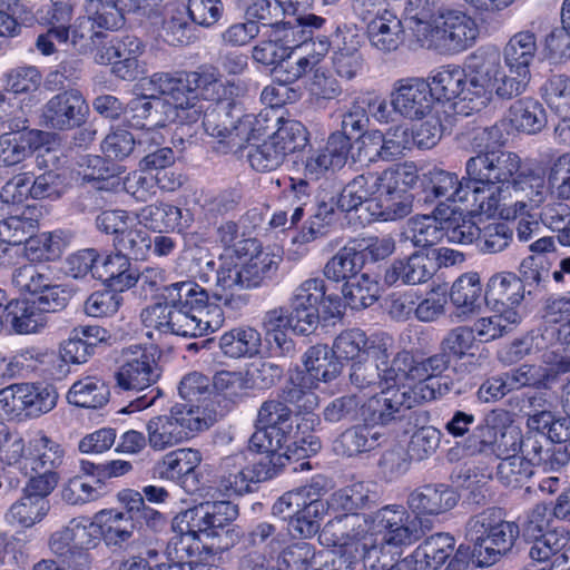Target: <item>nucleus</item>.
<instances>
[{
    "instance_id": "60",
    "label": "nucleus",
    "mask_w": 570,
    "mask_h": 570,
    "mask_svg": "<svg viewBox=\"0 0 570 570\" xmlns=\"http://www.w3.org/2000/svg\"><path fill=\"white\" fill-rule=\"evenodd\" d=\"M24 244V255L31 262L53 261L60 256L63 239L59 233L31 234Z\"/></svg>"
},
{
    "instance_id": "30",
    "label": "nucleus",
    "mask_w": 570,
    "mask_h": 570,
    "mask_svg": "<svg viewBox=\"0 0 570 570\" xmlns=\"http://www.w3.org/2000/svg\"><path fill=\"white\" fill-rule=\"evenodd\" d=\"M383 434L366 423L344 430L333 441V451L343 458H354L371 452L381 445Z\"/></svg>"
},
{
    "instance_id": "27",
    "label": "nucleus",
    "mask_w": 570,
    "mask_h": 570,
    "mask_svg": "<svg viewBox=\"0 0 570 570\" xmlns=\"http://www.w3.org/2000/svg\"><path fill=\"white\" fill-rule=\"evenodd\" d=\"M512 423L511 413L503 409L488 412L473 429L465 441L466 450L472 454H491L500 429Z\"/></svg>"
},
{
    "instance_id": "47",
    "label": "nucleus",
    "mask_w": 570,
    "mask_h": 570,
    "mask_svg": "<svg viewBox=\"0 0 570 570\" xmlns=\"http://www.w3.org/2000/svg\"><path fill=\"white\" fill-rule=\"evenodd\" d=\"M325 20L315 14H306L302 17H289L287 20L279 21L275 24V33L285 46L299 47L307 46L313 29H320Z\"/></svg>"
},
{
    "instance_id": "64",
    "label": "nucleus",
    "mask_w": 570,
    "mask_h": 570,
    "mask_svg": "<svg viewBox=\"0 0 570 570\" xmlns=\"http://www.w3.org/2000/svg\"><path fill=\"white\" fill-rule=\"evenodd\" d=\"M368 174H362L351 180L341 191L336 205L344 212L356 210L360 206L373 200V184Z\"/></svg>"
},
{
    "instance_id": "36",
    "label": "nucleus",
    "mask_w": 570,
    "mask_h": 570,
    "mask_svg": "<svg viewBox=\"0 0 570 570\" xmlns=\"http://www.w3.org/2000/svg\"><path fill=\"white\" fill-rule=\"evenodd\" d=\"M305 376L318 386L320 382L328 383L342 372V365L326 345L311 346L303 355Z\"/></svg>"
},
{
    "instance_id": "52",
    "label": "nucleus",
    "mask_w": 570,
    "mask_h": 570,
    "mask_svg": "<svg viewBox=\"0 0 570 570\" xmlns=\"http://www.w3.org/2000/svg\"><path fill=\"white\" fill-rule=\"evenodd\" d=\"M363 267V256L354 247H342L324 266V275L334 282H347L358 275Z\"/></svg>"
},
{
    "instance_id": "44",
    "label": "nucleus",
    "mask_w": 570,
    "mask_h": 570,
    "mask_svg": "<svg viewBox=\"0 0 570 570\" xmlns=\"http://www.w3.org/2000/svg\"><path fill=\"white\" fill-rule=\"evenodd\" d=\"M6 321L16 333L31 334L43 328L48 318L33 301H16L7 305Z\"/></svg>"
},
{
    "instance_id": "49",
    "label": "nucleus",
    "mask_w": 570,
    "mask_h": 570,
    "mask_svg": "<svg viewBox=\"0 0 570 570\" xmlns=\"http://www.w3.org/2000/svg\"><path fill=\"white\" fill-rule=\"evenodd\" d=\"M109 397L107 385L98 377L86 376L75 382L67 393L70 404L79 407H102Z\"/></svg>"
},
{
    "instance_id": "10",
    "label": "nucleus",
    "mask_w": 570,
    "mask_h": 570,
    "mask_svg": "<svg viewBox=\"0 0 570 570\" xmlns=\"http://www.w3.org/2000/svg\"><path fill=\"white\" fill-rule=\"evenodd\" d=\"M436 399V392L426 384L406 386H389L368 397L360 407L364 423L374 426L389 425L404 417L405 412L423 401Z\"/></svg>"
},
{
    "instance_id": "13",
    "label": "nucleus",
    "mask_w": 570,
    "mask_h": 570,
    "mask_svg": "<svg viewBox=\"0 0 570 570\" xmlns=\"http://www.w3.org/2000/svg\"><path fill=\"white\" fill-rule=\"evenodd\" d=\"M372 513H347L332 518L324 527L322 538L332 546L345 548L354 547L355 552L366 557L370 568H377L373 561L372 546L368 543L373 535Z\"/></svg>"
},
{
    "instance_id": "24",
    "label": "nucleus",
    "mask_w": 570,
    "mask_h": 570,
    "mask_svg": "<svg viewBox=\"0 0 570 570\" xmlns=\"http://www.w3.org/2000/svg\"><path fill=\"white\" fill-rule=\"evenodd\" d=\"M458 503L456 493L445 484H426L412 491L409 508L419 515H439L452 510Z\"/></svg>"
},
{
    "instance_id": "56",
    "label": "nucleus",
    "mask_w": 570,
    "mask_h": 570,
    "mask_svg": "<svg viewBox=\"0 0 570 570\" xmlns=\"http://www.w3.org/2000/svg\"><path fill=\"white\" fill-rule=\"evenodd\" d=\"M548 107L564 121L570 120V77L552 75L541 87Z\"/></svg>"
},
{
    "instance_id": "51",
    "label": "nucleus",
    "mask_w": 570,
    "mask_h": 570,
    "mask_svg": "<svg viewBox=\"0 0 570 570\" xmlns=\"http://www.w3.org/2000/svg\"><path fill=\"white\" fill-rule=\"evenodd\" d=\"M445 224L435 216H414L407 220L404 235L416 247L433 246L444 237Z\"/></svg>"
},
{
    "instance_id": "43",
    "label": "nucleus",
    "mask_w": 570,
    "mask_h": 570,
    "mask_svg": "<svg viewBox=\"0 0 570 570\" xmlns=\"http://www.w3.org/2000/svg\"><path fill=\"white\" fill-rule=\"evenodd\" d=\"M100 538L109 546L127 542L134 534L135 521L122 511L101 510L96 514Z\"/></svg>"
},
{
    "instance_id": "18",
    "label": "nucleus",
    "mask_w": 570,
    "mask_h": 570,
    "mask_svg": "<svg viewBox=\"0 0 570 570\" xmlns=\"http://www.w3.org/2000/svg\"><path fill=\"white\" fill-rule=\"evenodd\" d=\"M431 88L433 100L451 101L456 98L462 100H478L471 90V76L468 67V59L464 68L459 66H444L431 72L426 79Z\"/></svg>"
},
{
    "instance_id": "6",
    "label": "nucleus",
    "mask_w": 570,
    "mask_h": 570,
    "mask_svg": "<svg viewBox=\"0 0 570 570\" xmlns=\"http://www.w3.org/2000/svg\"><path fill=\"white\" fill-rule=\"evenodd\" d=\"M413 36L422 47L454 55L471 48L479 37L474 18L459 9L440 8L428 21H416Z\"/></svg>"
},
{
    "instance_id": "29",
    "label": "nucleus",
    "mask_w": 570,
    "mask_h": 570,
    "mask_svg": "<svg viewBox=\"0 0 570 570\" xmlns=\"http://www.w3.org/2000/svg\"><path fill=\"white\" fill-rule=\"evenodd\" d=\"M455 550V539L450 533L440 532L426 538L411 554L414 570H438Z\"/></svg>"
},
{
    "instance_id": "16",
    "label": "nucleus",
    "mask_w": 570,
    "mask_h": 570,
    "mask_svg": "<svg viewBox=\"0 0 570 570\" xmlns=\"http://www.w3.org/2000/svg\"><path fill=\"white\" fill-rule=\"evenodd\" d=\"M324 299H328L335 308L340 305L337 298L326 296L325 282L320 277L303 281L291 295L288 309L292 313V320L299 323L307 334L317 327L320 304Z\"/></svg>"
},
{
    "instance_id": "22",
    "label": "nucleus",
    "mask_w": 570,
    "mask_h": 570,
    "mask_svg": "<svg viewBox=\"0 0 570 570\" xmlns=\"http://www.w3.org/2000/svg\"><path fill=\"white\" fill-rule=\"evenodd\" d=\"M436 272L434 258L415 252L406 258L395 259L384 272L383 281L387 286L401 283L417 285L426 283Z\"/></svg>"
},
{
    "instance_id": "34",
    "label": "nucleus",
    "mask_w": 570,
    "mask_h": 570,
    "mask_svg": "<svg viewBox=\"0 0 570 570\" xmlns=\"http://www.w3.org/2000/svg\"><path fill=\"white\" fill-rule=\"evenodd\" d=\"M367 36L374 48L391 52L396 50L403 41V26L393 11L385 10L367 23Z\"/></svg>"
},
{
    "instance_id": "57",
    "label": "nucleus",
    "mask_w": 570,
    "mask_h": 570,
    "mask_svg": "<svg viewBox=\"0 0 570 570\" xmlns=\"http://www.w3.org/2000/svg\"><path fill=\"white\" fill-rule=\"evenodd\" d=\"M537 52L534 33L521 31L515 33L505 45L503 58L505 65H512L527 72H530V65Z\"/></svg>"
},
{
    "instance_id": "33",
    "label": "nucleus",
    "mask_w": 570,
    "mask_h": 570,
    "mask_svg": "<svg viewBox=\"0 0 570 570\" xmlns=\"http://www.w3.org/2000/svg\"><path fill=\"white\" fill-rule=\"evenodd\" d=\"M376 501L375 493L370 483L357 481L333 492L328 497L330 515L342 517L347 513H357Z\"/></svg>"
},
{
    "instance_id": "46",
    "label": "nucleus",
    "mask_w": 570,
    "mask_h": 570,
    "mask_svg": "<svg viewBox=\"0 0 570 570\" xmlns=\"http://www.w3.org/2000/svg\"><path fill=\"white\" fill-rule=\"evenodd\" d=\"M49 510V501L31 498L23 492L4 513V521L11 527L31 528L41 522Z\"/></svg>"
},
{
    "instance_id": "4",
    "label": "nucleus",
    "mask_w": 570,
    "mask_h": 570,
    "mask_svg": "<svg viewBox=\"0 0 570 570\" xmlns=\"http://www.w3.org/2000/svg\"><path fill=\"white\" fill-rule=\"evenodd\" d=\"M214 81V71L202 70L190 72H156L140 82L142 91L164 96L165 120L179 124L196 122L203 112L204 91L206 85Z\"/></svg>"
},
{
    "instance_id": "35",
    "label": "nucleus",
    "mask_w": 570,
    "mask_h": 570,
    "mask_svg": "<svg viewBox=\"0 0 570 570\" xmlns=\"http://www.w3.org/2000/svg\"><path fill=\"white\" fill-rule=\"evenodd\" d=\"M450 302L460 315L476 313L482 305V284L476 272H468L459 276L449 293Z\"/></svg>"
},
{
    "instance_id": "48",
    "label": "nucleus",
    "mask_w": 570,
    "mask_h": 570,
    "mask_svg": "<svg viewBox=\"0 0 570 570\" xmlns=\"http://www.w3.org/2000/svg\"><path fill=\"white\" fill-rule=\"evenodd\" d=\"M50 551L62 559L72 570H88L91 558L88 552L76 549L70 524L55 531L49 538Z\"/></svg>"
},
{
    "instance_id": "23",
    "label": "nucleus",
    "mask_w": 570,
    "mask_h": 570,
    "mask_svg": "<svg viewBox=\"0 0 570 570\" xmlns=\"http://www.w3.org/2000/svg\"><path fill=\"white\" fill-rule=\"evenodd\" d=\"M533 356L556 373L570 372V347L559 340V327L548 326L530 333Z\"/></svg>"
},
{
    "instance_id": "53",
    "label": "nucleus",
    "mask_w": 570,
    "mask_h": 570,
    "mask_svg": "<svg viewBox=\"0 0 570 570\" xmlns=\"http://www.w3.org/2000/svg\"><path fill=\"white\" fill-rule=\"evenodd\" d=\"M164 107V101L155 95L145 91L144 95L132 98L124 109L125 119L132 128L144 129L148 126H163L165 119H158L154 116V109Z\"/></svg>"
},
{
    "instance_id": "7",
    "label": "nucleus",
    "mask_w": 570,
    "mask_h": 570,
    "mask_svg": "<svg viewBox=\"0 0 570 570\" xmlns=\"http://www.w3.org/2000/svg\"><path fill=\"white\" fill-rule=\"evenodd\" d=\"M519 534V525L503 520L500 511L491 509L472 517L466 524V538L472 544L473 562L478 567L495 564L512 551Z\"/></svg>"
},
{
    "instance_id": "58",
    "label": "nucleus",
    "mask_w": 570,
    "mask_h": 570,
    "mask_svg": "<svg viewBox=\"0 0 570 570\" xmlns=\"http://www.w3.org/2000/svg\"><path fill=\"white\" fill-rule=\"evenodd\" d=\"M151 236L142 227H127L114 238L116 250L130 259H146L151 253Z\"/></svg>"
},
{
    "instance_id": "1",
    "label": "nucleus",
    "mask_w": 570,
    "mask_h": 570,
    "mask_svg": "<svg viewBox=\"0 0 570 570\" xmlns=\"http://www.w3.org/2000/svg\"><path fill=\"white\" fill-rule=\"evenodd\" d=\"M302 441L306 440L293 430L289 411L279 402L265 401L258 410L249 448L268 455L256 461L248 451H238L222 458L218 466L220 489L228 494L249 492L252 483L274 478L277 466L297 454Z\"/></svg>"
},
{
    "instance_id": "32",
    "label": "nucleus",
    "mask_w": 570,
    "mask_h": 570,
    "mask_svg": "<svg viewBox=\"0 0 570 570\" xmlns=\"http://www.w3.org/2000/svg\"><path fill=\"white\" fill-rule=\"evenodd\" d=\"M94 278L114 291L124 292L137 283V273L131 268L129 259L117 250L114 255L98 254Z\"/></svg>"
},
{
    "instance_id": "12",
    "label": "nucleus",
    "mask_w": 570,
    "mask_h": 570,
    "mask_svg": "<svg viewBox=\"0 0 570 570\" xmlns=\"http://www.w3.org/2000/svg\"><path fill=\"white\" fill-rule=\"evenodd\" d=\"M315 389H317V385L312 382L309 376H305L304 371L295 370L289 373L286 383L281 390L279 399L274 400L289 411L293 430L298 431V434L306 440L299 442L297 456L309 455L321 449L320 439L313 434H306L307 430L312 429L317 419L302 417L299 422L294 424L292 410L288 407V404L294 406L298 412L312 413L320 403Z\"/></svg>"
},
{
    "instance_id": "3",
    "label": "nucleus",
    "mask_w": 570,
    "mask_h": 570,
    "mask_svg": "<svg viewBox=\"0 0 570 570\" xmlns=\"http://www.w3.org/2000/svg\"><path fill=\"white\" fill-rule=\"evenodd\" d=\"M468 177L502 185L515 193L524 191L531 206H539L546 198L548 188L542 173L512 151L492 149L479 151L465 164Z\"/></svg>"
},
{
    "instance_id": "11",
    "label": "nucleus",
    "mask_w": 570,
    "mask_h": 570,
    "mask_svg": "<svg viewBox=\"0 0 570 570\" xmlns=\"http://www.w3.org/2000/svg\"><path fill=\"white\" fill-rule=\"evenodd\" d=\"M373 535L370 538L373 561H379V554L389 548L402 549L412 546L424 534L422 522L399 504L385 505L373 512Z\"/></svg>"
},
{
    "instance_id": "28",
    "label": "nucleus",
    "mask_w": 570,
    "mask_h": 570,
    "mask_svg": "<svg viewBox=\"0 0 570 570\" xmlns=\"http://www.w3.org/2000/svg\"><path fill=\"white\" fill-rule=\"evenodd\" d=\"M139 224L145 227L163 232H181L189 227L191 218L188 212H184L171 204L155 203L147 205L137 213Z\"/></svg>"
},
{
    "instance_id": "38",
    "label": "nucleus",
    "mask_w": 570,
    "mask_h": 570,
    "mask_svg": "<svg viewBox=\"0 0 570 570\" xmlns=\"http://www.w3.org/2000/svg\"><path fill=\"white\" fill-rule=\"evenodd\" d=\"M203 461L199 450L181 448L168 452L157 462L160 478L170 481H180L193 474Z\"/></svg>"
},
{
    "instance_id": "39",
    "label": "nucleus",
    "mask_w": 570,
    "mask_h": 570,
    "mask_svg": "<svg viewBox=\"0 0 570 570\" xmlns=\"http://www.w3.org/2000/svg\"><path fill=\"white\" fill-rule=\"evenodd\" d=\"M28 450V475L33 474V471L56 472L55 470L63 462L65 450L47 435L42 434L31 439Z\"/></svg>"
},
{
    "instance_id": "62",
    "label": "nucleus",
    "mask_w": 570,
    "mask_h": 570,
    "mask_svg": "<svg viewBox=\"0 0 570 570\" xmlns=\"http://www.w3.org/2000/svg\"><path fill=\"white\" fill-rule=\"evenodd\" d=\"M26 417H38L57 404L58 393L51 385L23 383Z\"/></svg>"
},
{
    "instance_id": "2",
    "label": "nucleus",
    "mask_w": 570,
    "mask_h": 570,
    "mask_svg": "<svg viewBox=\"0 0 570 570\" xmlns=\"http://www.w3.org/2000/svg\"><path fill=\"white\" fill-rule=\"evenodd\" d=\"M163 302L155 303L141 312L146 328L159 334L197 337L219 330L224 313L218 305L208 304V292L194 281L166 285Z\"/></svg>"
},
{
    "instance_id": "54",
    "label": "nucleus",
    "mask_w": 570,
    "mask_h": 570,
    "mask_svg": "<svg viewBox=\"0 0 570 570\" xmlns=\"http://www.w3.org/2000/svg\"><path fill=\"white\" fill-rule=\"evenodd\" d=\"M342 294L352 309H363L379 298V284L367 274H358L344 283Z\"/></svg>"
},
{
    "instance_id": "14",
    "label": "nucleus",
    "mask_w": 570,
    "mask_h": 570,
    "mask_svg": "<svg viewBox=\"0 0 570 570\" xmlns=\"http://www.w3.org/2000/svg\"><path fill=\"white\" fill-rule=\"evenodd\" d=\"M89 114V106L78 89H68L52 96L41 109L45 127L67 131L82 126Z\"/></svg>"
},
{
    "instance_id": "41",
    "label": "nucleus",
    "mask_w": 570,
    "mask_h": 570,
    "mask_svg": "<svg viewBox=\"0 0 570 570\" xmlns=\"http://www.w3.org/2000/svg\"><path fill=\"white\" fill-rule=\"evenodd\" d=\"M278 255L256 248L243 259L245 288H255L272 279L279 267Z\"/></svg>"
},
{
    "instance_id": "8",
    "label": "nucleus",
    "mask_w": 570,
    "mask_h": 570,
    "mask_svg": "<svg viewBox=\"0 0 570 570\" xmlns=\"http://www.w3.org/2000/svg\"><path fill=\"white\" fill-rule=\"evenodd\" d=\"M237 515V505L229 501H206L184 511L178 517V528L191 539L210 541L212 550L224 551L235 543L228 527Z\"/></svg>"
},
{
    "instance_id": "37",
    "label": "nucleus",
    "mask_w": 570,
    "mask_h": 570,
    "mask_svg": "<svg viewBox=\"0 0 570 570\" xmlns=\"http://www.w3.org/2000/svg\"><path fill=\"white\" fill-rule=\"evenodd\" d=\"M261 347V333L249 326L232 328L219 338L220 351L230 358L253 357L259 353Z\"/></svg>"
},
{
    "instance_id": "25",
    "label": "nucleus",
    "mask_w": 570,
    "mask_h": 570,
    "mask_svg": "<svg viewBox=\"0 0 570 570\" xmlns=\"http://www.w3.org/2000/svg\"><path fill=\"white\" fill-rule=\"evenodd\" d=\"M412 139L411 129L399 125L391 127L386 132L371 130L362 136L361 141L364 147H373L375 149V154L370 157V160H373L375 157L383 160H393L413 148Z\"/></svg>"
},
{
    "instance_id": "26",
    "label": "nucleus",
    "mask_w": 570,
    "mask_h": 570,
    "mask_svg": "<svg viewBox=\"0 0 570 570\" xmlns=\"http://www.w3.org/2000/svg\"><path fill=\"white\" fill-rule=\"evenodd\" d=\"M507 190L502 185L468 177L462 203L466 204L471 213L491 217L498 213Z\"/></svg>"
},
{
    "instance_id": "40",
    "label": "nucleus",
    "mask_w": 570,
    "mask_h": 570,
    "mask_svg": "<svg viewBox=\"0 0 570 570\" xmlns=\"http://www.w3.org/2000/svg\"><path fill=\"white\" fill-rule=\"evenodd\" d=\"M494 314L488 317H481L474 322V335L488 342L497 340L512 332L521 322L522 315L515 307L500 308L493 307Z\"/></svg>"
},
{
    "instance_id": "5",
    "label": "nucleus",
    "mask_w": 570,
    "mask_h": 570,
    "mask_svg": "<svg viewBox=\"0 0 570 570\" xmlns=\"http://www.w3.org/2000/svg\"><path fill=\"white\" fill-rule=\"evenodd\" d=\"M471 76V90L480 100L488 104L492 96L512 99L522 95L530 82L531 72L512 65H502L501 55L494 47H482L468 56Z\"/></svg>"
},
{
    "instance_id": "63",
    "label": "nucleus",
    "mask_w": 570,
    "mask_h": 570,
    "mask_svg": "<svg viewBox=\"0 0 570 570\" xmlns=\"http://www.w3.org/2000/svg\"><path fill=\"white\" fill-rule=\"evenodd\" d=\"M286 157L271 136L261 144L252 146L247 154L252 168L262 173L276 170L284 164Z\"/></svg>"
},
{
    "instance_id": "55",
    "label": "nucleus",
    "mask_w": 570,
    "mask_h": 570,
    "mask_svg": "<svg viewBox=\"0 0 570 570\" xmlns=\"http://www.w3.org/2000/svg\"><path fill=\"white\" fill-rule=\"evenodd\" d=\"M368 178L373 184L374 195L377 193L376 200H389V198L400 197L405 194L401 187L402 184H413L416 176L407 171L405 166L395 169H386L381 174L370 173Z\"/></svg>"
},
{
    "instance_id": "61",
    "label": "nucleus",
    "mask_w": 570,
    "mask_h": 570,
    "mask_svg": "<svg viewBox=\"0 0 570 570\" xmlns=\"http://www.w3.org/2000/svg\"><path fill=\"white\" fill-rule=\"evenodd\" d=\"M30 208L20 215H11L0 222V240L9 245H20L35 233L38 222L31 216Z\"/></svg>"
},
{
    "instance_id": "45",
    "label": "nucleus",
    "mask_w": 570,
    "mask_h": 570,
    "mask_svg": "<svg viewBox=\"0 0 570 570\" xmlns=\"http://www.w3.org/2000/svg\"><path fill=\"white\" fill-rule=\"evenodd\" d=\"M509 120L518 131L530 135L541 131L547 124L544 108L532 98L514 101L509 108Z\"/></svg>"
},
{
    "instance_id": "20",
    "label": "nucleus",
    "mask_w": 570,
    "mask_h": 570,
    "mask_svg": "<svg viewBox=\"0 0 570 570\" xmlns=\"http://www.w3.org/2000/svg\"><path fill=\"white\" fill-rule=\"evenodd\" d=\"M532 539L529 550L532 560L549 563V570H570V532L564 527H556Z\"/></svg>"
},
{
    "instance_id": "59",
    "label": "nucleus",
    "mask_w": 570,
    "mask_h": 570,
    "mask_svg": "<svg viewBox=\"0 0 570 570\" xmlns=\"http://www.w3.org/2000/svg\"><path fill=\"white\" fill-rule=\"evenodd\" d=\"M559 373L535 364H522L507 373L512 391L522 387L547 389Z\"/></svg>"
},
{
    "instance_id": "15",
    "label": "nucleus",
    "mask_w": 570,
    "mask_h": 570,
    "mask_svg": "<svg viewBox=\"0 0 570 570\" xmlns=\"http://www.w3.org/2000/svg\"><path fill=\"white\" fill-rule=\"evenodd\" d=\"M390 98L396 115L410 120L426 117L434 104L428 80L420 77L396 80L393 83Z\"/></svg>"
},
{
    "instance_id": "21",
    "label": "nucleus",
    "mask_w": 570,
    "mask_h": 570,
    "mask_svg": "<svg viewBox=\"0 0 570 570\" xmlns=\"http://www.w3.org/2000/svg\"><path fill=\"white\" fill-rule=\"evenodd\" d=\"M45 141V132L29 127L10 128L0 135V166L11 167L21 164L39 149Z\"/></svg>"
},
{
    "instance_id": "17",
    "label": "nucleus",
    "mask_w": 570,
    "mask_h": 570,
    "mask_svg": "<svg viewBox=\"0 0 570 570\" xmlns=\"http://www.w3.org/2000/svg\"><path fill=\"white\" fill-rule=\"evenodd\" d=\"M160 377V367L154 354L139 346L125 353V361L116 373L117 386L124 391L142 392Z\"/></svg>"
},
{
    "instance_id": "19",
    "label": "nucleus",
    "mask_w": 570,
    "mask_h": 570,
    "mask_svg": "<svg viewBox=\"0 0 570 570\" xmlns=\"http://www.w3.org/2000/svg\"><path fill=\"white\" fill-rule=\"evenodd\" d=\"M203 106V127L205 132L227 145L229 148L236 147V122L239 117V106L230 101H213L204 98Z\"/></svg>"
},
{
    "instance_id": "50",
    "label": "nucleus",
    "mask_w": 570,
    "mask_h": 570,
    "mask_svg": "<svg viewBox=\"0 0 570 570\" xmlns=\"http://www.w3.org/2000/svg\"><path fill=\"white\" fill-rule=\"evenodd\" d=\"M465 189V181L450 171L434 169L429 174L425 187V200L461 202Z\"/></svg>"
},
{
    "instance_id": "9",
    "label": "nucleus",
    "mask_w": 570,
    "mask_h": 570,
    "mask_svg": "<svg viewBox=\"0 0 570 570\" xmlns=\"http://www.w3.org/2000/svg\"><path fill=\"white\" fill-rule=\"evenodd\" d=\"M216 416L206 413L198 405L175 404L160 415L153 416L146 424L148 445L163 452L188 440L194 433L207 430Z\"/></svg>"
},
{
    "instance_id": "31",
    "label": "nucleus",
    "mask_w": 570,
    "mask_h": 570,
    "mask_svg": "<svg viewBox=\"0 0 570 570\" xmlns=\"http://www.w3.org/2000/svg\"><path fill=\"white\" fill-rule=\"evenodd\" d=\"M484 299L489 306L515 307L524 299V284L512 272H500L490 277Z\"/></svg>"
},
{
    "instance_id": "42",
    "label": "nucleus",
    "mask_w": 570,
    "mask_h": 570,
    "mask_svg": "<svg viewBox=\"0 0 570 570\" xmlns=\"http://www.w3.org/2000/svg\"><path fill=\"white\" fill-rule=\"evenodd\" d=\"M286 540L284 528L266 520L253 523L244 534V541L248 547L267 553L269 558L283 549Z\"/></svg>"
}]
</instances>
